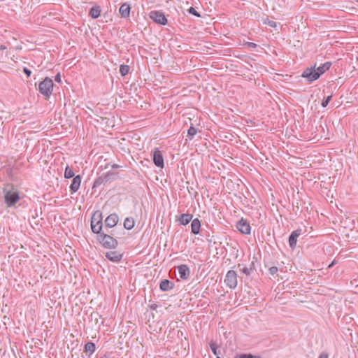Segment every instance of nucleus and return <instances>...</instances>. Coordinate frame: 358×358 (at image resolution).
<instances>
[{
    "mask_svg": "<svg viewBox=\"0 0 358 358\" xmlns=\"http://www.w3.org/2000/svg\"><path fill=\"white\" fill-rule=\"evenodd\" d=\"M188 12L196 17H199L200 15L197 13V11L193 8V7H191L188 9Z\"/></svg>",
    "mask_w": 358,
    "mask_h": 358,
    "instance_id": "nucleus-31",
    "label": "nucleus"
},
{
    "mask_svg": "<svg viewBox=\"0 0 358 358\" xmlns=\"http://www.w3.org/2000/svg\"><path fill=\"white\" fill-rule=\"evenodd\" d=\"M74 175L75 174L73 171L69 166H67L65 169L64 177L66 178H71L74 176Z\"/></svg>",
    "mask_w": 358,
    "mask_h": 358,
    "instance_id": "nucleus-24",
    "label": "nucleus"
},
{
    "mask_svg": "<svg viewBox=\"0 0 358 358\" xmlns=\"http://www.w3.org/2000/svg\"><path fill=\"white\" fill-rule=\"evenodd\" d=\"M201 227V222L199 219L196 218L192 220L191 224V230L192 233L194 234H197L199 233Z\"/></svg>",
    "mask_w": 358,
    "mask_h": 358,
    "instance_id": "nucleus-16",
    "label": "nucleus"
},
{
    "mask_svg": "<svg viewBox=\"0 0 358 358\" xmlns=\"http://www.w3.org/2000/svg\"><path fill=\"white\" fill-rule=\"evenodd\" d=\"M130 9V5L127 3H124L120 6L119 12L122 17L126 18L129 17Z\"/></svg>",
    "mask_w": 358,
    "mask_h": 358,
    "instance_id": "nucleus-15",
    "label": "nucleus"
},
{
    "mask_svg": "<svg viewBox=\"0 0 358 358\" xmlns=\"http://www.w3.org/2000/svg\"><path fill=\"white\" fill-rule=\"evenodd\" d=\"M4 201L8 207H11L18 202L20 196L18 191L13 186L7 185L3 189Z\"/></svg>",
    "mask_w": 358,
    "mask_h": 358,
    "instance_id": "nucleus-1",
    "label": "nucleus"
},
{
    "mask_svg": "<svg viewBox=\"0 0 358 358\" xmlns=\"http://www.w3.org/2000/svg\"><path fill=\"white\" fill-rule=\"evenodd\" d=\"M124 227L127 229H131L134 227V219L131 217H127L124 221Z\"/></svg>",
    "mask_w": 358,
    "mask_h": 358,
    "instance_id": "nucleus-20",
    "label": "nucleus"
},
{
    "mask_svg": "<svg viewBox=\"0 0 358 358\" xmlns=\"http://www.w3.org/2000/svg\"><path fill=\"white\" fill-rule=\"evenodd\" d=\"M118 216L117 214L115 213H113V214H110L109 215L106 220H105V224H106V226L107 227H115L117 223L118 222Z\"/></svg>",
    "mask_w": 358,
    "mask_h": 358,
    "instance_id": "nucleus-10",
    "label": "nucleus"
},
{
    "mask_svg": "<svg viewBox=\"0 0 358 358\" xmlns=\"http://www.w3.org/2000/svg\"><path fill=\"white\" fill-rule=\"evenodd\" d=\"M101 15V8L100 6H94L90 10V15L94 18H98Z\"/></svg>",
    "mask_w": 358,
    "mask_h": 358,
    "instance_id": "nucleus-17",
    "label": "nucleus"
},
{
    "mask_svg": "<svg viewBox=\"0 0 358 358\" xmlns=\"http://www.w3.org/2000/svg\"><path fill=\"white\" fill-rule=\"evenodd\" d=\"M302 77L307 79L308 82H313L320 78V73H317L315 68H307L302 73Z\"/></svg>",
    "mask_w": 358,
    "mask_h": 358,
    "instance_id": "nucleus-6",
    "label": "nucleus"
},
{
    "mask_svg": "<svg viewBox=\"0 0 358 358\" xmlns=\"http://www.w3.org/2000/svg\"><path fill=\"white\" fill-rule=\"evenodd\" d=\"M236 358H257L255 356H253L250 354H243L237 356Z\"/></svg>",
    "mask_w": 358,
    "mask_h": 358,
    "instance_id": "nucleus-30",
    "label": "nucleus"
},
{
    "mask_svg": "<svg viewBox=\"0 0 358 358\" xmlns=\"http://www.w3.org/2000/svg\"><path fill=\"white\" fill-rule=\"evenodd\" d=\"M154 164L160 168L164 167V158L161 151L158 148H155L153 152Z\"/></svg>",
    "mask_w": 358,
    "mask_h": 358,
    "instance_id": "nucleus-9",
    "label": "nucleus"
},
{
    "mask_svg": "<svg viewBox=\"0 0 358 358\" xmlns=\"http://www.w3.org/2000/svg\"><path fill=\"white\" fill-rule=\"evenodd\" d=\"M245 45L250 48H255L257 47V44L252 42H246Z\"/></svg>",
    "mask_w": 358,
    "mask_h": 358,
    "instance_id": "nucleus-32",
    "label": "nucleus"
},
{
    "mask_svg": "<svg viewBox=\"0 0 358 358\" xmlns=\"http://www.w3.org/2000/svg\"><path fill=\"white\" fill-rule=\"evenodd\" d=\"M178 272L180 278L183 280L187 279L190 273L189 268L185 264L178 267Z\"/></svg>",
    "mask_w": 358,
    "mask_h": 358,
    "instance_id": "nucleus-11",
    "label": "nucleus"
},
{
    "mask_svg": "<svg viewBox=\"0 0 358 358\" xmlns=\"http://www.w3.org/2000/svg\"><path fill=\"white\" fill-rule=\"evenodd\" d=\"M53 85L52 80L50 78H45L39 83L38 90L45 97V99H48L52 94Z\"/></svg>",
    "mask_w": 358,
    "mask_h": 358,
    "instance_id": "nucleus-2",
    "label": "nucleus"
},
{
    "mask_svg": "<svg viewBox=\"0 0 358 358\" xmlns=\"http://www.w3.org/2000/svg\"><path fill=\"white\" fill-rule=\"evenodd\" d=\"M171 282H169V280H163L161 282H160V289L163 291H167V290H169L170 289H171Z\"/></svg>",
    "mask_w": 358,
    "mask_h": 358,
    "instance_id": "nucleus-21",
    "label": "nucleus"
},
{
    "mask_svg": "<svg viewBox=\"0 0 358 358\" xmlns=\"http://www.w3.org/2000/svg\"><path fill=\"white\" fill-rule=\"evenodd\" d=\"M55 80L57 82V83H60L61 82V76H60V73H58L56 76H55Z\"/></svg>",
    "mask_w": 358,
    "mask_h": 358,
    "instance_id": "nucleus-36",
    "label": "nucleus"
},
{
    "mask_svg": "<svg viewBox=\"0 0 358 358\" xmlns=\"http://www.w3.org/2000/svg\"><path fill=\"white\" fill-rule=\"evenodd\" d=\"M269 272L271 275H274L278 272V268L276 266H272L269 268Z\"/></svg>",
    "mask_w": 358,
    "mask_h": 358,
    "instance_id": "nucleus-33",
    "label": "nucleus"
},
{
    "mask_svg": "<svg viewBox=\"0 0 358 358\" xmlns=\"http://www.w3.org/2000/svg\"><path fill=\"white\" fill-rule=\"evenodd\" d=\"M268 24L272 27H276V22H274V21H268Z\"/></svg>",
    "mask_w": 358,
    "mask_h": 358,
    "instance_id": "nucleus-35",
    "label": "nucleus"
},
{
    "mask_svg": "<svg viewBox=\"0 0 358 358\" xmlns=\"http://www.w3.org/2000/svg\"><path fill=\"white\" fill-rule=\"evenodd\" d=\"M129 71V66L127 65H121L120 66V72L122 76H126Z\"/></svg>",
    "mask_w": 358,
    "mask_h": 358,
    "instance_id": "nucleus-25",
    "label": "nucleus"
},
{
    "mask_svg": "<svg viewBox=\"0 0 358 358\" xmlns=\"http://www.w3.org/2000/svg\"><path fill=\"white\" fill-rule=\"evenodd\" d=\"M197 133L196 128L194 127H190L187 131V136L189 137V139H192Z\"/></svg>",
    "mask_w": 358,
    "mask_h": 358,
    "instance_id": "nucleus-26",
    "label": "nucleus"
},
{
    "mask_svg": "<svg viewBox=\"0 0 358 358\" xmlns=\"http://www.w3.org/2000/svg\"><path fill=\"white\" fill-rule=\"evenodd\" d=\"M99 241L105 248H115L117 245V241L115 238L105 234L99 236Z\"/></svg>",
    "mask_w": 358,
    "mask_h": 358,
    "instance_id": "nucleus-4",
    "label": "nucleus"
},
{
    "mask_svg": "<svg viewBox=\"0 0 358 358\" xmlns=\"http://www.w3.org/2000/svg\"><path fill=\"white\" fill-rule=\"evenodd\" d=\"M6 49V46L4 45H0V52H1L2 50Z\"/></svg>",
    "mask_w": 358,
    "mask_h": 358,
    "instance_id": "nucleus-38",
    "label": "nucleus"
},
{
    "mask_svg": "<svg viewBox=\"0 0 358 358\" xmlns=\"http://www.w3.org/2000/svg\"><path fill=\"white\" fill-rule=\"evenodd\" d=\"M23 71L28 77L31 76V71L29 69L24 68Z\"/></svg>",
    "mask_w": 358,
    "mask_h": 358,
    "instance_id": "nucleus-34",
    "label": "nucleus"
},
{
    "mask_svg": "<svg viewBox=\"0 0 358 358\" xmlns=\"http://www.w3.org/2000/svg\"><path fill=\"white\" fill-rule=\"evenodd\" d=\"M252 270V267L248 268L246 266H244L242 268H241V272L247 275H249L251 273Z\"/></svg>",
    "mask_w": 358,
    "mask_h": 358,
    "instance_id": "nucleus-27",
    "label": "nucleus"
},
{
    "mask_svg": "<svg viewBox=\"0 0 358 358\" xmlns=\"http://www.w3.org/2000/svg\"><path fill=\"white\" fill-rule=\"evenodd\" d=\"M301 229H298L291 234L289 238V244L292 248H294L296 244L297 238L301 235Z\"/></svg>",
    "mask_w": 358,
    "mask_h": 358,
    "instance_id": "nucleus-12",
    "label": "nucleus"
},
{
    "mask_svg": "<svg viewBox=\"0 0 358 358\" xmlns=\"http://www.w3.org/2000/svg\"><path fill=\"white\" fill-rule=\"evenodd\" d=\"M150 17L160 24H166L167 22V20L164 15V14L161 11L153 10L150 13Z\"/></svg>",
    "mask_w": 358,
    "mask_h": 358,
    "instance_id": "nucleus-7",
    "label": "nucleus"
},
{
    "mask_svg": "<svg viewBox=\"0 0 358 358\" xmlns=\"http://www.w3.org/2000/svg\"><path fill=\"white\" fill-rule=\"evenodd\" d=\"M318 358H328V354L322 352V354H320Z\"/></svg>",
    "mask_w": 358,
    "mask_h": 358,
    "instance_id": "nucleus-37",
    "label": "nucleus"
},
{
    "mask_svg": "<svg viewBox=\"0 0 358 358\" xmlns=\"http://www.w3.org/2000/svg\"><path fill=\"white\" fill-rule=\"evenodd\" d=\"M85 350L87 352L92 354L95 350V345L94 343L88 342L85 345Z\"/></svg>",
    "mask_w": 358,
    "mask_h": 358,
    "instance_id": "nucleus-23",
    "label": "nucleus"
},
{
    "mask_svg": "<svg viewBox=\"0 0 358 358\" xmlns=\"http://www.w3.org/2000/svg\"><path fill=\"white\" fill-rule=\"evenodd\" d=\"M102 215L100 212H95L91 219V228L94 233L99 234L102 229Z\"/></svg>",
    "mask_w": 358,
    "mask_h": 358,
    "instance_id": "nucleus-3",
    "label": "nucleus"
},
{
    "mask_svg": "<svg viewBox=\"0 0 358 358\" xmlns=\"http://www.w3.org/2000/svg\"><path fill=\"white\" fill-rule=\"evenodd\" d=\"M81 178L80 176H76L73 178L71 185H70V190L71 193L76 192L80 186Z\"/></svg>",
    "mask_w": 358,
    "mask_h": 358,
    "instance_id": "nucleus-13",
    "label": "nucleus"
},
{
    "mask_svg": "<svg viewBox=\"0 0 358 358\" xmlns=\"http://www.w3.org/2000/svg\"><path fill=\"white\" fill-rule=\"evenodd\" d=\"M331 97L332 96L330 95V96H328L326 99H324L322 101V107H326L327 106V105L329 104V101H331Z\"/></svg>",
    "mask_w": 358,
    "mask_h": 358,
    "instance_id": "nucleus-28",
    "label": "nucleus"
},
{
    "mask_svg": "<svg viewBox=\"0 0 358 358\" xmlns=\"http://www.w3.org/2000/svg\"><path fill=\"white\" fill-rule=\"evenodd\" d=\"M2 57H3V53L1 52V54H0V59H2Z\"/></svg>",
    "mask_w": 358,
    "mask_h": 358,
    "instance_id": "nucleus-39",
    "label": "nucleus"
},
{
    "mask_svg": "<svg viewBox=\"0 0 358 358\" xmlns=\"http://www.w3.org/2000/svg\"><path fill=\"white\" fill-rule=\"evenodd\" d=\"M192 219V215L191 214H182L180 215L179 221L181 224L186 225L191 221Z\"/></svg>",
    "mask_w": 358,
    "mask_h": 358,
    "instance_id": "nucleus-18",
    "label": "nucleus"
},
{
    "mask_svg": "<svg viewBox=\"0 0 358 358\" xmlns=\"http://www.w3.org/2000/svg\"><path fill=\"white\" fill-rule=\"evenodd\" d=\"M102 358V357H101Z\"/></svg>",
    "mask_w": 358,
    "mask_h": 358,
    "instance_id": "nucleus-40",
    "label": "nucleus"
},
{
    "mask_svg": "<svg viewBox=\"0 0 358 358\" xmlns=\"http://www.w3.org/2000/svg\"><path fill=\"white\" fill-rule=\"evenodd\" d=\"M236 227L239 231L244 234H249L250 233V226L247 220L241 218L237 223Z\"/></svg>",
    "mask_w": 358,
    "mask_h": 358,
    "instance_id": "nucleus-8",
    "label": "nucleus"
},
{
    "mask_svg": "<svg viewBox=\"0 0 358 358\" xmlns=\"http://www.w3.org/2000/svg\"><path fill=\"white\" fill-rule=\"evenodd\" d=\"M210 349L212 350V352H213V354L215 355H217V345L215 343L212 342L210 343Z\"/></svg>",
    "mask_w": 358,
    "mask_h": 358,
    "instance_id": "nucleus-29",
    "label": "nucleus"
},
{
    "mask_svg": "<svg viewBox=\"0 0 358 358\" xmlns=\"http://www.w3.org/2000/svg\"><path fill=\"white\" fill-rule=\"evenodd\" d=\"M331 66V63L326 62L322 66H320L316 70L317 73H320V76L324 73Z\"/></svg>",
    "mask_w": 358,
    "mask_h": 358,
    "instance_id": "nucleus-19",
    "label": "nucleus"
},
{
    "mask_svg": "<svg viewBox=\"0 0 358 358\" xmlns=\"http://www.w3.org/2000/svg\"><path fill=\"white\" fill-rule=\"evenodd\" d=\"M224 282L229 288H236L238 282L236 272L234 270L229 271L226 274Z\"/></svg>",
    "mask_w": 358,
    "mask_h": 358,
    "instance_id": "nucleus-5",
    "label": "nucleus"
},
{
    "mask_svg": "<svg viewBox=\"0 0 358 358\" xmlns=\"http://www.w3.org/2000/svg\"><path fill=\"white\" fill-rule=\"evenodd\" d=\"M344 224L345 228H349L350 230H352L354 227V221L348 217H346L341 222Z\"/></svg>",
    "mask_w": 358,
    "mask_h": 358,
    "instance_id": "nucleus-22",
    "label": "nucleus"
},
{
    "mask_svg": "<svg viewBox=\"0 0 358 358\" xmlns=\"http://www.w3.org/2000/svg\"><path fill=\"white\" fill-rule=\"evenodd\" d=\"M106 257L113 262H117L122 259V255L117 251H109L106 253Z\"/></svg>",
    "mask_w": 358,
    "mask_h": 358,
    "instance_id": "nucleus-14",
    "label": "nucleus"
}]
</instances>
